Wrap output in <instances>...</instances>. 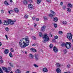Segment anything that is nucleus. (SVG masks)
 Returning <instances> with one entry per match:
<instances>
[{
    "mask_svg": "<svg viewBox=\"0 0 73 73\" xmlns=\"http://www.w3.org/2000/svg\"><path fill=\"white\" fill-rule=\"evenodd\" d=\"M45 28H46V26H43L42 27L41 29V31H45Z\"/></svg>",
    "mask_w": 73,
    "mask_h": 73,
    "instance_id": "nucleus-13",
    "label": "nucleus"
},
{
    "mask_svg": "<svg viewBox=\"0 0 73 73\" xmlns=\"http://www.w3.org/2000/svg\"><path fill=\"white\" fill-rule=\"evenodd\" d=\"M34 25L35 27H36V26H37V24H36V23H35L34 24Z\"/></svg>",
    "mask_w": 73,
    "mask_h": 73,
    "instance_id": "nucleus-49",
    "label": "nucleus"
},
{
    "mask_svg": "<svg viewBox=\"0 0 73 73\" xmlns=\"http://www.w3.org/2000/svg\"><path fill=\"white\" fill-rule=\"evenodd\" d=\"M59 33L60 35H62V32L61 31H59Z\"/></svg>",
    "mask_w": 73,
    "mask_h": 73,
    "instance_id": "nucleus-42",
    "label": "nucleus"
},
{
    "mask_svg": "<svg viewBox=\"0 0 73 73\" xmlns=\"http://www.w3.org/2000/svg\"><path fill=\"white\" fill-rule=\"evenodd\" d=\"M9 64L11 67H13V64H12L10 63Z\"/></svg>",
    "mask_w": 73,
    "mask_h": 73,
    "instance_id": "nucleus-47",
    "label": "nucleus"
},
{
    "mask_svg": "<svg viewBox=\"0 0 73 73\" xmlns=\"http://www.w3.org/2000/svg\"><path fill=\"white\" fill-rule=\"evenodd\" d=\"M39 36L41 37H42V36H43V34H42V33L41 32H39Z\"/></svg>",
    "mask_w": 73,
    "mask_h": 73,
    "instance_id": "nucleus-25",
    "label": "nucleus"
},
{
    "mask_svg": "<svg viewBox=\"0 0 73 73\" xmlns=\"http://www.w3.org/2000/svg\"><path fill=\"white\" fill-rule=\"evenodd\" d=\"M65 46L67 49H69L72 46V44L70 42H66L65 43Z\"/></svg>",
    "mask_w": 73,
    "mask_h": 73,
    "instance_id": "nucleus-3",
    "label": "nucleus"
},
{
    "mask_svg": "<svg viewBox=\"0 0 73 73\" xmlns=\"http://www.w3.org/2000/svg\"><path fill=\"white\" fill-rule=\"evenodd\" d=\"M42 71L43 72H48V69L46 68H44L43 69Z\"/></svg>",
    "mask_w": 73,
    "mask_h": 73,
    "instance_id": "nucleus-10",
    "label": "nucleus"
},
{
    "mask_svg": "<svg viewBox=\"0 0 73 73\" xmlns=\"http://www.w3.org/2000/svg\"><path fill=\"white\" fill-rule=\"evenodd\" d=\"M2 68L3 69V70H4V71L7 73H9L10 71V70H11V68L10 67H9L7 69L6 68L4 67H2Z\"/></svg>",
    "mask_w": 73,
    "mask_h": 73,
    "instance_id": "nucleus-4",
    "label": "nucleus"
},
{
    "mask_svg": "<svg viewBox=\"0 0 73 73\" xmlns=\"http://www.w3.org/2000/svg\"><path fill=\"white\" fill-rule=\"evenodd\" d=\"M72 34L71 33H68L67 34V38H68L69 40L70 41V40H72Z\"/></svg>",
    "mask_w": 73,
    "mask_h": 73,
    "instance_id": "nucleus-5",
    "label": "nucleus"
},
{
    "mask_svg": "<svg viewBox=\"0 0 73 73\" xmlns=\"http://www.w3.org/2000/svg\"><path fill=\"white\" fill-rule=\"evenodd\" d=\"M9 19H8L7 21L5 20L4 21V24L5 25H9Z\"/></svg>",
    "mask_w": 73,
    "mask_h": 73,
    "instance_id": "nucleus-7",
    "label": "nucleus"
},
{
    "mask_svg": "<svg viewBox=\"0 0 73 73\" xmlns=\"http://www.w3.org/2000/svg\"><path fill=\"white\" fill-rule=\"evenodd\" d=\"M60 5H61V6H62L63 5V3H62V2H61Z\"/></svg>",
    "mask_w": 73,
    "mask_h": 73,
    "instance_id": "nucleus-53",
    "label": "nucleus"
},
{
    "mask_svg": "<svg viewBox=\"0 0 73 73\" xmlns=\"http://www.w3.org/2000/svg\"><path fill=\"white\" fill-rule=\"evenodd\" d=\"M9 24L13 25L14 23L16 22V21L15 19L12 20L11 19H9Z\"/></svg>",
    "mask_w": 73,
    "mask_h": 73,
    "instance_id": "nucleus-6",
    "label": "nucleus"
},
{
    "mask_svg": "<svg viewBox=\"0 0 73 73\" xmlns=\"http://www.w3.org/2000/svg\"><path fill=\"white\" fill-rule=\"evenodd\" d=\"M56 65L58 67H60V64L58 63H56Z\"/></svg>",
    "mask_w": 73,
    "mask_h": 73,
    "instance_id": "nucleus-29",
    "label": "nucleus"
},
{
    "mask_svg": "<svg viewBox=\"0 0 73 73\" xmlns=\"http://www.w3.org/2000/svg\"><path fill=\"white\" fill-rule=\"evenodd\" d=\"M29 72H30L29 71H27L26 72V73H29Z\"/></svg>",
    "mask_w": 73,
    "mask_h": 73,
    "instance_id": "nucleus-57",
    "label": "nucleus"
},
{
    "mask_svg": "<svg viewBox=\"0 0 73 73\" xmlns=\"http://www.w3.org/2000/svg\"><path fill=\"white\" fill-rule=\"evenodd\" d=\"M63 52L64 54H66L68 52V50L66 49H64L63 50Z\"/></svg>",
    "mask_w": 73,
    "mask_h": 73,
    "instance_id": "nucleus-19",
    "label": "nucleus"
},
{
    "mask_svg": "<svg viewBox=\"0 0 73 73\" xmlns=\"http://www.w3.org/2000/svg\"><path fill=\"white\" fill-rule=\"evenodd\" d=\"M53 20L55 22H57L58 21V19L57 17H54L53 18Z\"/></svg>",
    "mask_w": 73,
    "mask_h": 73,
    "instance_id": "nucleus-11",
    "label": "nucleus"
},
{
    "mask_svg": "<svg viewBox=\"0 0 73 73\" xmlns=\"http://www.w3.org/2000/svg\"><path fill=\"white\" fill-rule=\"evenodd\" d=\"M61 45L62 46H64L65 45V43L63 42L61 44Z\"/></svg>",
    "mask_w": 73,
    "mask_h": 73,
    "instance_id": "nucleus-38",
    "label": "nucleus"
},
{
    "mask_svg": "<svg viewBox=\"0 0 73 73\" xmlns=\"http://www.w3.org/2000/svg\"><path fill=\"white\" fill-rule=\"evenodd\" d=\"M32 51L33 52H36V50L35 49V48H32L31 49Z\"/></svg>",
    "mask_w": 73,
    "mask_h": 73,
    "instance_id": "nucleus-27",
    "label": "nucleus"
},
{
    "mask_svg": "<svg viewBox=\"0 0 73 73\" xmlns=\"http://www.w3.org/2000/svg\"><path fill=\"white\" fill-rule=\"evenodd\" d=\"M49 46L50 48H52L53 46V45L52 44H50Z\"/></svg>",
    "mask_w": 73,
    "mask_h": 73,
    "instance_id": "nucleus-32",
    "label": "nucleus"
},
{
    "mask_svg": "<svg viewBox=\"0 0 73 73\" xmlns=\"http://www.w3.org/2000/svg\"><path fill=\"white\" fill-rule=\"evenodd\" d=\"M5 36L6 37V38L7 40H8V36H7V35H5Z\"/></svg>",
    "mask_w": 73,
    "mask_h": 73,
    "instance_id": "nucleus-54",
    "label": "nucleus"
},
{
    "mask_svg": "<svg viewBox=\"0 0 73 73\" xmlns=\"http://www.w3.org/2000/svg\"><path fill=\"white\" fill-rule=\"evenodd\" d=\"M67 6L68 7H70V8H72V7H73V6L72 5V4L70 3L68 4L67 5Z\"/></svg>",
    "mask_w": 73,
    "mask_h": 73,
    "instance_id": "nucleus-24",
    "label": "nucleus"
},
{
    "mask_svg": "<svg viewBox=\"0 0 73 73\" xmlns=\"http://www.w3.org/2000/svg\"><path fill=\"white\" fill-rule=\"evenodd\" d=\"M54 27L55 28H56V27H57V25L56 24H54Z\"/></svg>",
    "mask_w": 73,
    "mask_h": 73,
    "instance_id": "nucleus-43",
    "label": "nucleus"
},
{
    "mask_svg": "<svg viewBox=\"0 0 73 73\" xmlns=\"http://www.w3.org/2000/svg\"><path fill=\"white\" fill-rule=\"evenodd\" d=\"M1 13H4V11L3 9H1Z\"/></svg>",
    "mask_w": 73,
    "mask_h": 73,
    "instance_id": "nucleus-34",
    "label": "nucleus"
},
{
    "mask_svg": "<svg viewBox=\"0 0 73 73\" xmlns=\"http://www.w3.org/2000/svg\"><path fill=\"white\" fill-rule=\"evenodd\" d=\"M10 73H13V72H12V71H11Z\"/></svg>",
    "mask_w": 73,
    "mask_h": 73,
    "instance_id": "nucleus-64",
    "label": "nucleus"
},
{
    "mask_svg": "<svg viewBox=\"0 0 73 73\" xmlns=\"http://www.w3.org/2000/svg\"><path fill=\"white\" fill-rule=\"evenodd\" d=\"M65 8H66V7H65V6H64L63 7V9H65Z\"/></svg>",
    "mask_w": 73,
    "mask_h": 73,
    "instance_id": "nucleus-56",
    "label": "nucleus"
},
{
    "mask_svg": "<svg viewBox=\"0 0 73 73\" xmlns=\"http://www.w3.org/2000/svg\"><path fill=\"white\" fill-rule=\"evenodd\" d=\"M10 50L11 51V52H13V48H11L10 49Z\"/></svg>",
    "mask_w": 73,
    "mask_h": 73,
    "instance_id": "nucleus-46",
    "label": "nucleus"
},
{
    "mask_svg": "<svg viewBox=\"0 0 73 73\" xmlns=\"http://www.w3.org/2000/svg\"><path fill=\"white\" fill-rule=\"evenodd\" d=\"M53 51L55 52V53H57V52H58V49L56 46H54L53 48Z\"/></svg>",
    "mask_w": 73,
    "mask_h": 73,
    "instance_id": "nucleus-8",
    "label": "nucleus"
},
{
    "mask_svg": "<svg viewBox=\"0 0 73 73\" xmlns=\"http://www.w3.org/2000/svg\"><path fill=\"white\" fill-rule=\"evenodd\" d=\"M25 54H27V52L26 51H25Z\"/></svg>",
    "mask_w": 73,
    "mask_h": 73,
    "instance_id": "nucleus-58",
    "label": "nucleus"
},
{
    "mask_svg": "<svg viewBox=\"0 0 73 73\" xmlns=\"http://www.w3.org/2000/svg\"><path fill=\"white\" fill-rule=\"evenodd\" d=\"M44 20H48V17H44Z\"/></svg>",
    "mask_w": 73,
    "mask_h": 73,
    "instance_id": "nucleus-33",
    "label": "nucleus"
},
{
    "mask_svg": "<svg viewBox=\"0 0 73 73\" xmlns=\"http://www.w3.org/2000/svg\"><path fill=\"white\" fill-rule=\"evenodd\" d=\"M8 52H9V51H8V50L7 49H6L4 51V53L6 54H8Z\"/></svg>",
    "mask_w": 73,
    "mask_h": 73,
    "instance_id": "nucleus-17",
    "label": "nucleus"
},
{
    "mask_svg": "<svg viewBox=\"0 0 73 73\" xmlns=\"http://www.w3.org/2000/svg\"><path fill=\"white\" fill-rule=\"evenodd\" d=\"M67 10L68 12H70L71 11V10L69 8H67Z\"/></svg>",
    "mask_w": 73,
    "mask_h": 73,
    "instance_id": "nucleus-39",
    "label": "nucleus"
},
{
    "mask_svg": "<svg viewBox=\"0 0 73 73\" xmlns=\"http://www.w3.org/2000/svg\"><path fill=\"white\" fill-rule=\"evenodd\" d=\"M50 12H51V13H52V15H54V16H56V13L52 10H50Z\"/></svg>",
    "mask_w": 73,
    "mask_h": 73,
    "instance_id": "nucleus-14",
    "label": "nucleus"
},
{
    "mask_svg": "<svg viewBox=\"0 0 73 73\" xmlns=\"http://www.w3.org/2000/svg\"><path fill=\"white\" fill-rule=\"evenodd\" d=\"M3 62H4L3 61V60H1L0 62H1V63H3Z\"/></svg>",
    "mask_w": 73,
    "mask_h": 73,
    "instance_id": "nucleus-55",
    "label": "nucleus"
},
{
    "mask_svg": "<svg viewBox=\"0 0 73 73\" xmlns=\"http://www.w3.org/2000/svg\"><path fill=\"white\" fill-rule=\"evenodd\" d=\"M29 1L30 2V3H32V0H30Z\"/></svg>",
    "mask_w": 73,
    "mask_h": 73,
    "instance_id": "nucleus-59",
    "label": "nucleus"
},
{
    "mask_svg": "<svg viewBox=\"0 0 73 73\" xmlns=\"http://www.w3.org/2000/svg\"><path fill=\"white\" fill-rule=\"evenodd\" d=\"M8 12L9 14H11L13 12V10H10L8 11Z\"/></svg>",
    "mask_w": 73,
    "mask_h": 73,
    "instance_id": "nucleus-22",
    "label": "nucleus"
},
{
    "mask_svg": "<svg viewBox=\"0 0 73 73\" xmlns=\"http://www.w3.org/2000/svg\"><path fill=\"white\" fill-rule=\"evenodd\" d=\"M46 1L48 3H50V0H46Z\"/></svg>",
    "mask_w": 73,
    "mask_h": 73,
    "instance_id": "nucleus-50",
    "label": "nucleus"
},
{
    "mask_svg": "<svg viewBox=\"0 0 73 73\" xmlns=\"http://www.w3.org/2000/svg\"><path fill=\"white\" fill-rule=\"evenodd\" d=\"M5 30L7 32H8L9 31V28L8 27H6L5 28Z\"/></svg>",
    "mask_w": 73,
    "mask_h": 73,
    "instance_id": "nucleus-35",
    "label": "nucleus"
},
{
    "mask_svg": "<svg viewBox=\"0 0 73 73\" xmlns=\"http://www.w3.org/2000/svg\"><path fill=\"white\" fill-rule=\"evenodd\" d=\"M28 7L29 9H32L33 8V6L31 4H29L28 5Z\"/></svg>",
    "mask_w": 73,
    "mask_h": 73,
    "instance_id": "nucleus-9",
    "label": "nucleus"
},
{
    "mask_svg": "<svg viewBox=\"0 0 73 73\" xmlns=\"http://www.w3.org/2000/svg\"><path fill=\"white\" fill-rule=\"evenodd\" d=\"M0 73H3V72L1 69L0 70Z\"/></svg>",
    "mask_w": 73,
    "mask_h": 73,
    "instance_id": "nucleus-48",
    "label": "nucleus"
},
{
    "mask_svg": "<svg viewBox=\"0 0 73 73\" xmlns=\"http://www.w3.org/2000/svg\"><path fill=\"white\" fill-rule=\"evenodd\" d=\"M2 45V44H1V42H0V46H1Z\"/></svg>",
    "mask_w": 73,
    "mask_h": 73,
    "instance_id": "nucleus-61",
    "label": "nucleus"
},
{
    "mask_svg": "<svg viewBox=\"0 0 73 73\" xmlns=\"http://www.w3.org/2000/svg\"><path fill=\"white\" fill-rule=\"evenodd\" d=\"M21 71L20 70L18 69L16 71H15V72L16 73H21Z\"/></svg>",
    "mask_w": 73,
    "mask_h": 73,
    "instance_id": "nucleus-18",
    "label": "nucleus"
},
{
    "mask_svg": "<svg viewBox=\"0 0 73 73\" xmlns=\"http://www.w3.org/2000/svg\"><path fill=\"white\" fill-rule=\"evenodd\" d=\"M56 71L58 73H60L61 72V70H60V69L58 68L56 69Z\"/></svg>",
    "mask_w": 73,
    "mask_h": 73,
    "instance_id": "nucleus-15",
    "label": "nucleus"
},
{
    "mask_svg": "<svg viewBox=\"0 0 73 73\" xmlns=\"http://www.w3.org/2000/svg\"><path fill=\"white\" fill-rule=\"evenodd\" d=\"M36 21H39V18L36 19Z\"/></svg>",
    "mask_w": 73,
    "mask_h": 73,
    "instance_id": "nucleus-52",
    "label": "nucleus"
},
{
    "mask_svg": "<svg viewBox=\"0 0 73 73\" xmlns=\"http://www.w3.org/2000/svg\"><path fill=\"white\" fill-rule=\"evenodd\" d=\"M14 11L16 13H19V9H18V8H15L14 9Z\"/></svg>",
    "mask_w": 73,
    "mask_h": 73,
    "instance_id": "nucleus-12",
    "label": "nucleus"
},
{
    "mask_svg": "<svg viewBox=\"0 0 73 73\" xmlns=\"http://www.w3.org/2000/svg\"><path fill=\"white\" fill-rule=\"evenodd\" d=\"M54 37L55 39H57L58 38V37L57 35L55 36Z\"/></svg>",
    "mask_w": 73,
    "mask_h": 73,
    "instance_id": "nucleus-41",
    "label": "nucleus"
},
{
    "mask_svg": "<svg viewBox=\"0 0 73 73\" xmlns=\"http://www.w3.org/2000/svg\"><path fill=\"white\" fill-rule=\"evenodd\" d=\"M9 56L10 57H13V56L12 55V53L11 52H10L9 54Z\"/></svg>",
    "mask_w": 73,
    "mask_h": 73,
    "instance_id": "nucleus-36",
    "label": "nucleus"
},
{
    "mask_svg": "<svg viewBox=\"0 0 73 73\" xmlns=\"http://www.w3.org/2000/svg\"><path fill=\"white\" fill-rule=\"evenodd\" d=\"M29 57L31 59L33 58V55L32 54H30Z\"/></svg>",
    "mask_w": 73,
    "mask_h": 73,
    "instance_id": "nucleus-26",
    "label": "nucleus"
},
{
    "mask_svg": "<svg viewBox=\"0 0 73 73\" xmlns=\"http://www.w3.org/2000/svg\"><path fill=\"white\" fill-rule=\"evenodd\" d=\"M10 1L11 3H12L13 2L12 0H10Z\"/></svg>",
    "mask_w": 73,
    "mask_h": 73,
    "instance_id": "nucleus-60",
    "label": "nucleus"
},
{
    "mask_svg": "<svg viewBox=\"0 0 73 73\" xmlns=\"http://www.w3.org/2000/svg\"><path fill=\"white\" fill-rule=\"evenodd\" d=\"M41 0H37L36 2L37 4H41Z\"/></svg>",
    "mask_w": 73,
    "mask_h": 73,
    "instance_id": "nucleus-21",
    "label": "nucleus"
},
{
    "mask_svg": "<svg viewBox=\"0 0 73 73\" xmlns=\"http://www.w3.org/2000/svg\"><path fill=\"white\" fill-rule=\"evenodd\" d=\"M62 23L64 25H67V24H68V23L66 21H63L62 22Z\"/></svg>",
    "mask_w": 73,
    "mask_h": 73,
    "instance_id": "nucleus-23",
    "label": "nucleus"
},
{
    "mask_svg": "<svg viewBox=\"0 0 73 73\" xmlns=\"http://www.w3.org/2000/svg\"><path fill=\"white\" fill-rule=\"evenodd\" d=\"M48 16H49V17H53V16H55V15H53V14H49Z\"/></svg>",
    "mask_w": 73,
    "mask_h": 73,
    "instance_id": "nucleus-28",
    "label": "nucleus"
},
{
    "mask_svg": "<svg viewBox=\"0 0 73 73\" xmlns=\"http://www.w3.org/2000/svg\"><path fill=\"white\" fill-rule=\"evenodd\" d=\"M1 24V21L0 20V24Z\"/></svg>",
    "mask_w": 73,
    "mask_h": 73,
    "instance_id": "nucleus-63",
    "label": "nucleus"
},
{
    "mask_svg": "<svg viewBox=\"0 0 73 73\" xmlns=\"http://www.w3.org/2000/svg\"><path fill=\"white\" fill-rule=\"evenodd\" d=\"M4 4L5 5H6V6H7V5H9V3L7 2V1H5L4 2Z\"/></svg>",
    "mask_w": 73,
    "mask_h": 73,
    "instance_id": "nucleus-20",
    "label": "nucleus"
},
{
    "mask_svg": "<svg viewBox=\"0 0 73 73\" xmlns=\"http://www.w3.org/2000/svg\"><path fill=\"white\" fill-rule=\"evenodd\" d=\"M49 35L50 37H52L53 36V35H52V34H49Z\"/></svg>",
    "mask_w": 73,
    "mask_h": 73,
    "instance_id": "nucleus-44",
    "label": "nucleus"
},
{
    "mask_svg": "<svg viewBox=\"0 0 73 73\" xmlns=\"http://www.w3.org/2000/svg\"><path fill=\"white\" fill-rule=\"evenodd\" d=\"M24 17L25 19L28 18V15H25Z\"/></svg>",
    "mask_w": 73,
    "mask_h": 73,
    "instance_id": "nucleus-37",
    "label": "nucleus"
},
{
    "mask_svg": "<svg viewBox=\"0 0 73 73\" xmlns=\"http://www.w3.org/2000/svg\"><path fill=\"white\" fill-rule=\"evenodd\" d=\"M2 58V57L1 56H0V59H1Z\"/></svg>",
    "mask_w": 73,
    "mask_h": 73,
    "instance_id": "nucleus-62",
    "label": "nucleus"
},
{
    "mask_svg": "<svg viewBox=\"0 0 73 73\" xmlns=\"http://www.w3.org/2000/svg\"><path fill=\"white\" fill-rule=\"evenodd\" d=\"M70 64H68L67 65V67L68 68H70Z\"/></svg>",
    "mask_w": 73,
    "mask_h": 73,
    "instance_id": "nucleus-51",
    "label": "nucleus"
},
{
    "mask_svg": "<svg viewBox=\"0 0 73 73\" xmlns=\"http://www.w3.org/2000/svg\"><path fill=\"white\" fill-rule=\"evenodd\" d=\"M32 19L33 20H36V17H33Z\"/></svg>",
    "mask_w": 73,
    "mask_h": 73,
    "instance_id": "nucleus-45",
    "label": "nucleus"
},
{
    "mask_svg": "<svg viewBox=\"0 0 73 73\" xmlns=\"http://www.w3.org/2000/svg\"><path fill=\"white\" fill-rule=\"evenodd\" d=\"M19 46L22 48H24L29 44V39L28 36L21 39L19 42Z\"/></svg>",
    "mask_w": 73,
    "mask_h": 73,
    "instance_id": "nucleus-1",
    "label": "nucleus"
},
{
    "mask_svg": "<svg viewBox=\"0 0 73 73\" xmlns=\"http://www.w3.org/2000/svg\"><path fill=\"white\" fill-rule=\"evenodd\" d=\"M23 3L24 4H27L28 2H27V1L25 0L23 1Z\"/></svg>",
    "mask_w": 73,
    "mask_h": 73,
    "instance_id": "nucleus-31",
    "label": "nucleus"
},
{
    "mask_svg": "<svg viewBox=\"0 0 73 73\" xmlns=\"http://www.w3.org/2000/svg\"><path fill=\"white\" fill-rule=\"evenodd\" d=\"M43 38V43H45L46 41H49V37L48 36V35L46 33L44 34Z\"/></svg>",
    "mask_w": 73,
    "mask_h": 73,
    "instance_id": "nucleus-2",
    "label": "nucleus"
},
{
    "mask_svg": "<svg viewBox=\"0 0 73 73\" xmlns=\"http://www.w3.org/2000/svg\"><path fill=\"white\" fill-rule=\"evenodd\" d=\"M33 66H35V67H36V68H38V65L36 64H34L33 65Z\"/></svg>",
    "mask_w": 73,
    "mask_h": 73,
    "instance_id": "nucleus-40",
    "label": "nucleus"
},
{
    "mask_svg": "<svg viewBox=\"0 0 73 73\" xmlns=\"http://www.w3.org/2000/svg\"><path fill=\"white\" fill-rule=\"evenodd\" d=\"M38 54H35V59L36 60H39V59L37 58L38 57Z\"/></svg>",
    "mask_w": 73,
    "mask_h": 73,
    "instance_id": "nucleus-16",
    "label": "nucleus"
},
{
    "mask_svg": "<svg viewBox=\"0 0 73 73\" xmlns=\"http://www.w3.org/2000/svg\"><path fill=\"white\" fill-rule=\"evenodd\" d=\"M32 46H37V44H32Z\"/></svg>",
    "mask_w": 73,
    "mask_h": 73,
    "instance_id": "nucleus-30",
    "label": "nucleus"
}]
</instances>
